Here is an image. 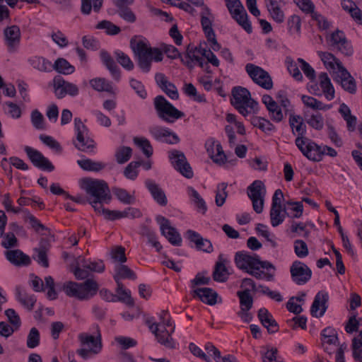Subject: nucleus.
<instances>
[{"label": "nucleus", "mask_w": 362, "mask_h": 362, "mask_svg": "<svg viewBox=\"0 0 362 362\" xmlns=\"http://www.w3.org/2000/svg\"><path fill=\"white\" fill-rule=\"evenodd\" d=\"M74 129L76 132V141L75 146L79 151L90 152L95 148V142L88 135V129L82 122L81 118L74 119Z\"/></svg>", "instance_id": "423d86ee"}, {"label": "nucleus", "mask_w": 362, "mask_h": 362, "mask_svg": "<svg viewBox=\"0 0 362 362\" xmlns=\"http://www.w3.org/2000/svg\"><path fill=\"white\" fill-rule=\"evenodd\" d=\"M129 84L131 88L136 92L139 97L141 99L146 98L147 92L141 81L132 78L129 80Z\"/></svg>", "instance_id": "69168bd1"}, {"label": "nucleus", "mask_w": 362, "mask_h": 362, "mask_svg": "<svg viewBox=\"0 0 362 362\" xmlns=\"http://www.w3.org/2000/svg\"><path fill=\"white\" fill-rule=\"evenodd\" d=\"M294 251L298 257H305L308 255L307 244L302 240H296L294 242Z\"/></svg>", "instance_id": "774afa93"}, {"label": "nucleus", "mask_w": 362, "mask_h": 362, "mask_svg": "<svg viewBox=\"0 0 362 362\" xmlns=\"http://www.w3.org/2000/svg\"><path fill=\"white\" fill-rule=\"evenodd\" d=\"M130 47L137 58L139 67L145 73L150 71L153 61L158 62L163 60V52L171 59L181 57V54L173 45L162 44L160 48L151 47L148 40L141 36L132 37Z\"/></svg>", "instance_id": "f257e3e1"}, {"label": "nucleus", "mask_w": 362, "mask_h": 362, "mask_svg": "<svg viewBox=\"0 0 362 362\" xmlns=\"http://www.w3.org/2000/svg\"><path fill=\"white\" fill-rule=\"evenodd\" d=\"M132 149L129 146H121L116 148L115 153V160L118 164L127 163L132 157Z\"/></svg>", "instance_id": "49530a36"}, {"label": "nucleus", "mask_w": 362, "mask_h": 362, "mask_svg": "<svg viewBox=\"0 0 362 362\" xmlns=\"http://www.w3.org/2000/svg\"><path fill=\"white\" fill-rule=\"evenodd\" d=\"M115 55L117 62L126 70L131 71L134 69V65L133 62L127 54L120 50H116Z\"/></svg>", "instance_id": "4d7b16f0"}, {"label": "nucleus", "mask_w": 362, "mask_h": 362, "mask_svg": "<svg viewBox=\"0 0 362 362\" xmlns=\"http://www.w3.org/2000/svg\"><path fill=\"white\" fill-rule=\"evenodd\" d=\"M141 165V161L130 162L124 170V175L129 180H134L138 176L137 168Z\"/></svg>", "instance_id": "052dcab7"}, {"label": "nucleus", "mask_w": 362, "mask_h": 362, "mask_svg": "<svg viewBox=\"0 0 362 362\" xmlns=\"http://www.w3.org/2000/svg\"><path fill=\"white\" fill-rule=\"evenodd\" d=\"M148 131L151 136L158 142L169 144H175L180 142L178 136L168 128L153 125L149 127Z\"/></svg>", "instance_id": "4468645a"}, {"label": "nucleus", "mask_w": 362, "mask_h": 362, "mask_svg": "<svg viewBox=\"0 0 362 362\" xmlns=\"http://www.w3.org/2000/svg\"><path fill=\"white\" fill-rule=\"evenodd\" d=\"M77 163L83 170L92 172H99L106 166L103 162L95 161L89 158L78 160Z\"/></svg>", "instance_id": "ea45409f"}, {"label": "nucleus", "mask_w": 362, "mask_h": 362, "mask_svg": "<svg viewBox=\"0 0 362 362\" xmlns=\"http://www.w3.org/2000/svg\"><path fill=\"white\" fill-rule=\"evenodd\" d=\"M301 99L306 107L313 110H327L330 107L329 105H324L321 101L311 96L303 95Z\"/></svg>", "instance_id": "864d4df0"}, {"label": "nucleus", "mask_w": 362, "mask_h": 362, "mask_svg": "<svg viewBox=\"0 0 362 362\" xmlns=\"http://www.w3.org/2000/svg\"><path fill=\"white\" fill-rule=\"evenodd\" d=\"M90 86L98 92L105 91L108 93L112 92V86L111 82L105 78H95L90 81Z\"/></svg>", "instance_id": "c03bdc74"}, {"label": "nucleus", "mask_w": 362, "mask_h": 362, "mask_svg": "<svg viewBox=\"0 0 362 362\" xmlns=\"http://www.w3.org/2000/svg\"><path fill=\"white\" fill-rule=\"evenodd\" d=\"M318 55L323 62L325 67L329 70L339 71L341 68H344L341 62L333 54L327 52H319Z\"/></svg>", "instance_id": "473e14b6"}, {"label": "nucleus", "mask_w": 362, "mask_h": 362, "mask_svg": "<svg viewBox=\"0 0 362 362\" xmlns=\"http://www.w3.org/2000/svg\"><path fill=\"white\" fill-rule=\"evenodd\" d=\"M100 56L103 64L109 70L112 76L118 81L120 79V70L112 57L105 50H101Z\"/></svg>", "instance_id": "7c9ffc66"}, {"label": "nucleus", "mask_w": 362, "mask_h": 362, "mask_svg": "<svg viewBox=\"0 0 362 362\" xmlns=\"http://www.w3.org/2000/svg\"><path fill=\"white\" fill-rule=\"evenodd\" d=\"M112 192L117 199L124 204H133L136 202L135 197L123 188L113 187Z\"/></svg>", "instance_id": "de8ad7c7"}, {"label": "nucleus", "mask_w": 362, "mask_h": 362, "mask_svg": "<svg viewBox=\"0 0 362 362\" xmlns=\"http://www.w3.org/2000/svg\"><path fill=\"white\" fill-rule=\"evenodd\" d=\"M186 235L187 238L196 245L197 250L207 253L213 252L214 250L211 241L202 238L197 232L192 230H188L186 232Z\"/></svg>", "instance_id": "393cba45"}, {"label": "nucleus", "mask_w": 362, "mask_h": 362, "mask_svg": "<svg viewBox=\"0 0 362 362\" xmlns=\"http://www.w3.org/2000/svg\"><path fill=\"white\" fill-rule=\"evenodd\" d=\"M118 8L119 10L117 13L120 18L128 23H134L136 21V16L129 8L126 7L125 6Z\"/></svg>", "instance_id": "338daca9"}, {"label": "nucleus", "mask_w": 362, "mask_h": 362, "mask_svg": "<svg viewBox=\"0 0 362 362\" xmlns=\"http://www.w3.org/2000/svg\"><path fill=\"white\" fill-rule=\"evenodd\" d=\"M40 334L36 327H32L27 336L26 346L29 349H35L40 345Z\"/></svg>", "instance_id": "5fc2aeb1"}, {"label": "nucleus", "mask_w": 362, "mask_h": 362, "mask_svg": "<svg viewBox=\"0 0 362 362\" xmlns=\"http://www.w3.org/2000/svg\"><path fill=\"white\" fill-rule=\"evenodd\" d=\"M116 293L118 298L117 301L124 303L130 307H133L134 305V300L131 296V291L129 289L124 288L123 284H122L121 289H119V286H117Z\"/></svg>", "instance_id": "8fccbe9b"}, {"label": "nucleus", "mask_w": 362, "mask_h": 362, "mask_svg": "<svg viewBox=\"0 0 362 362\" xmlns=\"http://www.w3.org/2000/svg\"><path fill=\"white\" fill-rule=\"evenodd\" d=\"M289 125L293 133L295 134L296 131L298 134L295 144L303 156L312 161H320L324 151H322L320 146L305 136L306 126L303 118L300 115H291Z\"/></svg>", "instance_id": "f03ea898"}, {"label": "nucleus", "mask_w": 362, "mask_h": 362, "mask_svg": "<svg viewBox=\"0 0 362 362\" xmlns=\"http://www.w3.org/2000/svg\"><path fill=\"white\" fill-rule=\"evenodd\" d=\"M24 151L35 167L48 172L54 170L53 164L39 151L28 146H25Z\"/></svg>", "instance_id": "ddd939ff"}, {"label": "nucleus", "mask_w": 362, "mask_h": 362, "mask_svg": "<svg viewBox=\"0 0 362 362\" xmlns=\"http://www.w3.org/2000/svg\"><path fill=\"white\" fill-rule=\"evenodd\" d=\"M33 258L42 267L45 268L49 267L47 250L43 245H40L39 247L34 249Z\"/></svg>", "instance_id": "603ef678"}, {"label": "nucleus", "mask_w": 362, "mask_h": 362, "mask_svg": "<svg viewBox=\"0 0 362 362\" xmlns=\"http://www.w3.org/2000/svg\"><path fill=\"white\" fill-rule=\"evenodd\" d=\"M161 327L160 323H153L149 325V329L155 334L158 342L168 349L175 348V344L171 337V334L174 332L175 327H173L170 332L165 327L161 329V327Z\"/></svg>", "instance_id": "6ab92c4d"}, {"label": "nucleus", "mask_w": 362, "mask_h": 362, "mask_svg": "<svg viewBox=\"0 0 362 362\" xmlns=\"http://www.w3.org/2000/svg\"><path fill=\"white\" fill-rule=\"evenodd\" d=\"M168 158L174 168L184 177L189 179L194 175L192 169L183 152L173 150L168 153Z\"/></svg>", "instance_id": "6e6552de"}, {"label": "nucleus", "mask_w": 362, "mask_h": 362, "mask_svg": "<svg viewBox=\"0 0 362 362\" xmlns=\"http://www.w3.org/2000/svg\"><path fill=\"white\" fill-rule=\"evenodd\" d=\"M248 95L249 91L247 89L241 86H235L232 90L231 104L243 116H246L248 113Z\"/></svg>", "instance_id": "9b49d317"}, {"label": "nucleus", "mask_w": 362, "mask_h": 362, "mask_svg": "<svg viewBox=\"0 0 362 362\" xmlns=\"http://www.w3.org/2000/svg\"><path fill=\"white\" fill-rule=\"evenodd\" d=\"M134 143L143 151L144 154L149 158L153 154V147L150 141L145 137H134Z\"/></svg>", "instance_id": "6e6d98bb"}, {"label": "nucleus", "mask_w": 362, "mask_h": 362, "mask_svg": "<svg viewBox=\"0 0 362 362\" xmlns=\"http://www.w3.org/2000/svg\"><path fill=\"white\" fill-rule=\"evenodd\" d=\"M52 69L65 75L71 74L75 71L74 66L64 58H58L52 64Z\"/></svg>", "instance_id": "37998d69"}, {"label": "nucleus", "mask_w": 362, "mask_h": 362, "mask_svg": "<svg viewBox=\"0 0 362 362\" xmlns=\"http://www.w3.org/2000/svg\"><path fill=\"white\" fill-rule=\"evenodd\" d=\"M250 78L258 86L266 90L273 87L272 79L269 73L262 68L250 64Z\"/></svg>", "instance_id": "aec40b11"}, {"label": "nucleus", "mask_w": 362, "mask_h": 362, "mask_svg": "<svg viewBox=\"0 0 362 362\" xmlns=\"http://www.w3.org/2000/svg\"><path fill=\"white\" fill-rule=\"evenodd\" d=\"M187 194L192 202L195 205L197 209L204 214L207 210V206L204 199L200 196L199 192L192 187H188L187 189Z\"/></svg>", "instance_id": "58836bf2"}, {"label": "nucleus", "mask_w": 362, "mask_h": 362, "mask_svg": "<svg viewBox=\"0 0 362 362\" xmlns=\"http://www.w3.org/2000/svg\"><path fill=\"white\" fill-rule=\"evenodd\" d=\"M330 42L332 47L345 56H351L354 52L352 46L341 30H337L331 35Z\"/></svg>", "instance_id": "412c9836"}, {"label": "nucleus", "mask_w": 362, "mask_h": 362, "mask_svg": "<svg viewBox=\"0 0 362 362\" xmlns=\"http://www.w3.org/2000/svg\"><path fill=\"white\" fill-rule=\"evenodd\" d=\"M292 280L298 285L306 284L312 276L311 269L303 262L295 261L290 268Z\"/></svg>", "instance_id": "2eb2a0df"}, {"label": "nucleus", "mask_w": 362, "mask_h": 362, "mask_svg": "<svg viewBox=\"0 0 362 362\" xmlns=\"http://www.w3.org/2000/svg\"><path fill=\"white\" fill-rule=\"evenodd\" d=\"M54 93L57 98H63L66 94L76 96L79 93L78 86L65 81L61 76H57L53 79Z\"/></svg>", "instance_id": "dca6fc26"}, {"label": "nucleus", "mask_w": 362, "mask_h": 362, "mask_svg": "<svg viewBox=\"0 0 362 362\" xmlns=\"http://www.w3.org/2000/svg\"><path fill=\"white\" fill-rule=\"evenodd\" d=\"M267 9L272 18L277 23H281L284 21V11L280 8L279 4L276 0H268Z\"/></svg>", "instance_id": "a19ab883"}, {"label": "nucleus", "mask_w": 362, "mask_h": 362, "mask_svg": "<svg viewBox=\"0 0 362 362\" xmlns=\"http://www.w3.org/2000/svg\"><path fill=\"white\" fill-rule=\"evenodd\" d=\"M115 274L113 276L114 280L115 281L117 286H119V289L122 288L121 279H128L134 280L136 279L135 273L124 264H118L115 268Z\"/></svg>", "instance_id": "2f4dec72"}, {"label": "nucleus", "mask_w": 362, "mask_h": 362, "mask_svg": "<svg viewBox=\"0 0 362 362\" xmlns=\"http://www.w3.org/2000/svg\"><path fill=\"white\" fill-rule=\"evenodd\" d=\"M4 43L9 54L17 53L19 50L21 32L18 26L13 25L4 29Z\"/></svg>", "instance_id": "0eeeda50"}, {"label": "nucleus", "mask_w": 362, "mask_h": 362, "mask_svg": "<svg viewBox=\"0 0 362 362\" xmlns=\"http://www.w3.org/2000/svg\"><path fill=\"white\" fill-rule=\"evenodd\" d=\"M156 220L160 226L161 234L165 236L173 245L180 246L182 241L181 235L177 229L170 225V221L161 215L157 216Z\"/></svg>", "instance_id": "9d476101"}, {"label": "nucleus", "mask_w": 362, "mask_h": 362, "mask_svg": "<svg viewBox=\"0 0 362 362\" xmlns=\"http://www.w3.org/2000/svg\"><path fill=\"white\" fill-rule=\"evenodd\" d=\"M237 296L240 299V310L237 313L238 316L244 322H249V288L238 291Z\"/></svg>", "instance_id": "cd10ccee"}, {"label": "nucleus", "mask_w": 362, "mask_h": 362, "mask_svg": "<svg viewBox=\"0 0 362 362\" xmlns=\"http://www.w3.org/2000/svg\"><path fill=\"white\" fill-rule=\"evenodd\" d=\"M210 14L209 8L205 6L201 13V24L206 37L213 36L215 33L212 28V22L208 17Z\"/></svg>", "instance_id": "a18cd8bd"}, {"label": "nucleus", "mask_w": 362, "mask_h": 362, "mask_svg": "<svg viewBox=\"0 0 362 362\" xmlns=\"http://www.w3.org/2000/svg\"><path fill=\"white\" fill-rule=\"evenodd\" d=\"M184 93L199 103L206 101L204 95L197 94V88L192 83H186L183 88Z\"/></svg>", "instance_id": "680f3d73"}, {"label": "nucleus", "mask_w": 362, "mask_h": 362, "mask_svg": "<svg viewBox=\"0 0 362 362\" xmlns=\"http://www.w3.org/2000/svg\"><path fill=\"white\" fill-rule=\"evenodd\" d=\"M153 105L158 117L168 123H173L185 116L183 112L177 110L163 95L156 96Z\"/></svg>", "instance_id": "39448f33"}, {"label": "nucleus", "mask_w": 362, "mask_h": 362, "mask_svg": "<svg viewBox=\"0 0 362 362\" xmlns=\"http://www.w3.org/2000/svg\"><path fill=\"white\" fill-rule=\"evenodd\" d=\"M95 329V335H90L83 332L78 334V339L82 346H88L91 349L93 354H98L100 352L103 345L99 326L96 325Z\"/></svg>", "instance_id": "f3484780"}, {"label": "nucleus", "mask_w": 362, "mask_h": 362, "mask_svg": "<svg viewBox=\"0 0 362 362\" xmlns=\"http://www.w3.org/2000/svg\"><path fill=\"white\" fill-rule=\"evenodd\" d=\"M250 123L255 127L259 128L264 132H268L274 130L275 127L269 120L263 117H253L250 119Z\"/></svg>", "instance_id": "3c124183"}, {"label": "nucleus", "mask_w": 362, "mask_h": 362, "mask_svg": "<svg viewBox=\"0 0 362 362\" xmlns=\"http://www.w3.org/2000/svg\"><path fill=\"white\" fill-rule=\"evenodd\" d=\"M74 274L77 279L86 281L83 283L69 281L64 284L63 289L65 293L80 300H87L93 298L97 293L99 286L95 280L89 278L90 271L83 267H76Z\"/></svg>", "instance_id": "7ed1b4c3"}, {"label": "nucleus", "mask_w": 362, "mask_h": 362, "mask_svg": "<svg viewBox=\"0 0 362 362\" xmlns=\"http://www.w3.org/2000/svg\"><path fill=\"white\" fill-rule=\"evenodd\" d=\"M81 188L85 190L91 200L106 201V204L111 200L109 187L104 180L84 179L82 180Z\"/></svg>", "instance_id": "20e7f679"}, {"label": "nucleus", "mask_w": 362, "mask_h": 362, "mask_svg": "<svg viewBox=\"0 0 362 362\" xmlns=\"http://www.w3.org/2000/svg\"><path fill=\"white\" fill-rule=\"evenodd\" d=\"M155 80L157 85L171 99L177 100L179 93L176 86L170 82L167 77L162 73H157L155 75Z\"/></svg>", "instance_id": "b1692460"}, {"label": "nucleus", "mask_w": 362, "mask_h": 362, "mask_svg": "<svg viewBox=\"0 0 362 362\" xmlns=\"http://www.w3.org/2000/svg\"><path fill=\"white\" fill-rule=\"evenodd\" d=\"M28 62L30 66L40 71L49 72L52 70L51 62L42 57H32L28 59Z\"/></svg>", "instance_id": "4c0bfd02"}, {"label": "nucleus", "mask_w": 362, "mask_h": 362, "mask_svg": "<svg viewBox=\"0 0 362 362\" xmlns=\"http://www.w3.org/2000/svg\"><path fill=\"white\" fill-rule=\"evenodd\" d=\"M282 207H271L270 209V220L271 224L273 227H276L283 223L285 216L282 214Z\"/></svg>", "instance_id": "13d9d810"}, {"label": "nucleus", "mask_w": 362, "mask_h": 362, "mask_svg": "<svg viewBox=\"0 0 362 362\" xmlns=\"http://www.w3.org/2000/svg\"><path fill=\"white\" fill-rule=\"evenodd\" d=\"M258 317L262 325L267 329L269 333H275L278 331L277 322L265 308L259 310Z\"/></svg>", "instance_id": "c9c22d12"}, {"label": "nucleus", "mask_w": 362, "mask_h": 362, "mask_svg": "<svg viewBox=\"0 0 362 362\" xmlns=\"http://www.w3.org/2000/svg\"><path fill=\"white\" fill-rule=\"evenodd\" d=\"M227 186L228 185L226 182L220 183L217 186L215 197V202L217 206H223L226 202V199L228 196L226 191Z\"/></svg>", "instance_id": "bf43d9fd"}, {"label": "nucleus", "mask_w": 362, "mask_h": 362, "mask_svg": "<svg viewBox=\"0 0 362 362\" xmlns=\"http://www.w3.org/2000/svg\"><path fill=\"white\" fill-rule=\"evenodd\" d=\"M227 8L232 17L243 28L249 33L247 15L240 0H225Z\"/></svg>", "instance_id": "f8f14e48"}, {"label": "nucleus", "mask_w": 362, "mask_h": 362, "mask_svg": "<svg viewBox=\"0 0 362 362\" xmlns=\"http://www.w3.org/2000/svg\"><path fill=\"white\" fill-rule=\"evenodd\" d=\"M274 268V266L267 261H261L257 255H250V275L257 279H266L268 281L273 279V275L266 273L261 269Z\"/></svg>", "instance_id": "a211bd4d"}, {"label": "nucleus", "mask_w": 362, "mask_h": 362, "mask_svg": "<svg viewBox=\"0 0 362 362\" xmlns=\"http://www.w3.org/2000/svg\"><path fill=\"white\" fill-rule=\"evenodd\" d=\"M320 85L325 98L331 100L334 98V89L327 73L319 75Z\"/></svg>", "instance_id": "e433bc0d"}, {"label": "nucleus", "mask_w": 362, "mask_h": 362, "mask_svg": "<svg viewBox=\"0 0 362 362\" xmlns=\"http://www.w3.org/2000/svg\"><path fill=\"white\" fill-rule=\"evenodd\" d=\"M145 185L153 199L160 206H165L168 199L164 191L152 180H146Z\"/></svg>", "instance_id": "c85d7f7f"}, {"label": "nucleus", "mask_w": 362, "mask_h": 362, "mask_svg": "<svg viewBox=\"0 0 362 362\" xmlns=\"http://www.w3.org/2000/svg\"><path fill=\"white\" fill-rule=\"evenodd\" d=\"M328 301V295L326 293L318 292L314 299L310 308L311 315L315 317H322L327 310L326 303Z\"/></svg>", "instance_id": "bb28decb"}, {"label": "nucleus", "mask_w": 362, "mask_h": 362, "mask_svg": "<svg viewBox=\"0 0 362 362\" xmlns=\"http://www.w3.org/2000/svg\"><path fill=\"white\" fill-rule=\"evenodd\" d=\"M337 81L339 82L341 87L349 93L353 94L356 91V85L355 79L351 76L346 69L341 68L339 71L336 72Z\"/></svg>", "instance_id": "a878e982"}, {"label": "nucleus", "mask_w": 362, "mask_h": 362, "mask_svg": "<svg viewBox=\"0 0 362 362\" xmlns=\"http://www.w3.org/2000/svg\"><path fill=\"white\" fill-rule=\"evenodd\" d=\"M98 29H105L108 35H117L120 32V28L109 21H102L96 26Z\"/></svg>", "instance_id": "e2e57ef3"}, {"label": "nucleus", "mask_w": 362, "mask_h": 362, "mask_svg": "<svg viewBox=\"0 0 362 362\" xmlns=\"http://www.w3.org/2000/svg\"><path fill=\"white\" fill-rule=\"evenodd\" d=\"M228 270L223 263L217 262L213 272V279L216 281L225 282L228 278Z\"/></svg>", "instance_id": "09e8293b"}, {"label": "nucleus", "mask_w": 362, "mask_h": 362, "mask_svg": "<svg viewBox=\"0 0 362 362\" xmlns=\"http://www.w3.org/2000/svg\"><path fill=\"white\" fill-rule=\"evenodd\" d=\"M31 122L37 129H45V119L42 113L37 110L31 112Z\"/></svg>", "instance_id": "0e129e2a"}, {"label": "nucleus", "mask_w": 362, "mask_h": 362, "mask_svg": "<svg viewBox=\"0 0 362 362\" xmlns=\"http://www.w3.org/2000/svg\"><path fill=\"white\" fill-rule=\"evenodd\" d=\"M234 261L235 266L241 271L249 273V253L247 251H238L235 253Z\"/></svg>", "instance_id": "79ce46f5"}, {"label": "nucleus", "mask_w": 362, "mask_h": 362, "mask_svg": "<svg viewBox=\"0 0 362 362\" xmlns=\"http://www.w3.org/2000/svg\"><path fill=\"white\" fill-rule=\"evenodd\" d=\"M16 296L17 300L28 310H32L36 303V298L34 295L28 293L20 286L16 288Z\"/></svg>", "instance_id": "72a5a7b5"}, {"label": "nucleus", "mask_w": 362, "mask_h": 362, "mask_svg": "<svg viewBox=\"0 0 362 362\" xmlns=\"http://www.w3.org/2000/svg\"><path fill=\"white\" fill-rule=\"evenodd\" d=\"M6 256L11 263L17 266H27L30 264L29 256L24 254L20 250H8L6 252Z\"/></svg>", "instance_id": "f704fd0d"}, {"label": "nucleus", "mask_w": 362, "mask_h": 362, "mask_svg": "<svg viewBox=\"0 0 362 362\" xmlns=\"http://www.w3.org/2000/svg\"><path fill=\"white\" fill-rule=\"evenodd\" d=\"M103 215L110 221H115L123 218H136L141 216V211L136 208L128 207L124 211L109 210L103 209Z\"/></svg>", "instance_id": "5701e85b"}, {"label": "nucleus", "mask_w": 362, "mask_h": 362, "mask_svg": "<svg viewBox=\"0 0 362 362\" xmlns=\"http://www.w3.org/2000/svg\"><path fill=\"white\" fill-rule=\"evenodd\" d=\"M194 297H198L203 303L213 305L217 303L218 293L211 288H199L193 291Z\"/></svg>", "instance_id": "c756f323"}, {"label": "nucleus", "mask_w": 362, "mask_h": 362, "mask_svg": "<svg viewBox=\"0 0 362 362\" xmlns=\"http://www.w3.org/2000/svg\"><path fill=\"white\" fill-rule=\"evenodd\" d=\"M205 148L209 156L213 161L218 165H223L226 160V156L223 150L222 146L214 139L210 138L205 143Z\"/></svg>", "instance_id": "4be33fe9"}, {"label": "nucleus", "mask_w": 362, "mask_h": 362, "mask_svg": "<svg viewBox=\"0 0 362 362\" xmlns=\"http://www.w3.org/2000/svg\"><path fill=\"white\" fill-rule=\"evenodd\" d=\"M266 192V187L262 181L255 180L250 185V200L254 211L257 214L263 211Z\"/></svg>", "instance_id": "1a4fd4ad"}]
</instances>
